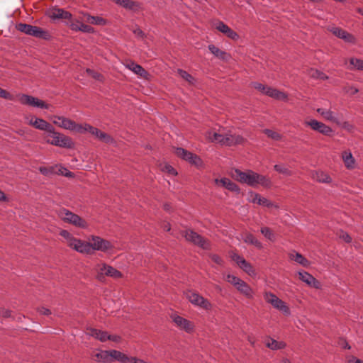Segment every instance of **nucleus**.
I'll return each instance as SVG.
<instances>
[{
    "label": "nucleus",
    "mask_w": 363,
    "mask_h": 363,
    "mask_svg": "<svg viewBox=\"0 0 363 363\" xmlns=\"http://www.w3.org/2000/svg\"><path fill=\"white\" fill-rule=\"evenodd\" d=\"M49 119L54 125L60 128L79 134L89 132L96 138L106 143H111L113 142V138L109 135L87 123H77L69 118L59 115H52L49 117Z\"/></svg>",
    "instance_id": "obj_1"
},
{
    "label": "nucleus",
    "mask_w": 363,
    "mask_h": 363,
    "mask_svg": "<svg viewBox=\"0 0 363 363\" xmlns=\"http://www.w3.org/2000/svg\"><path fill=\"white\" fill-rule=\"evenodd\" d=\"M206 139L212 143L222 145H235L244 143L245 139L240 135L233 134L230 130L220 127L208 130L205 134Z\"/></svg>",
    "instance_id": "obj_2"
},
{
    "label": "nucleus",
    "mask_w": 363,
    "mask_h": 363,
    "mask_svg": "<svg viewBox=\"0 0 363 363\" xmlns=\"http://www.w3.org/2000/svg\"><path fill=\"white\" fill-rule=\"evenodd\" d=\"M85 244L86 245V252H82V254H91L93 251H101V252H108L111 250L114 246L113 243L106 239H104L99 236L96 235H91L88 241H85Z\"/></svg>",
    "instance_id": "obj_3"
},
{
    "label": "nucleus",
    "mask_w": 363,
    "mask_h": 363,
    "mask_svg": "<svg viewBox=\"0 0 363 363\" xmlns=\"http://www.w3.org/2000/svg\"><path fill=\"white\" fill-rule=\"evenodd\" d=\"M44 139L47 143L60 147L70 148L73 145L69 137L57 132L53 126L44 135Z\"/></svg>",
    "instance_id": "obj_4"
},
{
    "label": "nucleus",
    "mask_w": 363,
    "mask_h": 363,
    "mask_svg": "<svg viewBox=\"0 0 363 363\" xmlns=\"http://www.w3.org/2000/svg\"><path fill=\"white\" fill-rule=\"evenodd\" d=\"M57 215L64 222L71 224L76 228L82 229H87L89 228V223L85 219L67 209H60L57 211Z\"/></svg>",
    "instance_id": "obj_5"
},
{
    "label": "nucleus",
    "mask_w": 363,
    "mask_h": 363,
    "mask_svg": "<svg viewBox=\"0 0 363 363\" xmlns=\"http://www.w3.org/2000/svg\"><path fill=\"white\" fill-rule=\"evenodd\" d=\"M59 234L63 238L62 242L71 249L82 254V252H86L85 247L86 245L85 244V241L75 238L67 230H61Z\"/></svg>",
    "instance_id": "obj_6"
},
{
    "label": "nucleus",
    "mask_w": 363,
    "mask_h": 363,
    "mask_svg": "<svg viewBox=\"0 0 363 363\" xmlns=\"http://www.w3.org/2000/svg\"><path fill=\"white\" fill-rule=\"evenodd\" d=\"M225 280L231 284L240 294L247 298H253V289L240 278L233 274H228L225 277Z\"/></svg>",
    "instance_id": "obj_7"
},
{
    "label": "nucleus",
    "mask_w": 363,
    "mask_h": 363,
    "mask_svg": "<svg viewBox=\"0 0 363 363\" xmlns=\"http://www.w3.org/2000/svg\"><path fill=\"white\" fill-rule=\"evenodd\" d=\"M264 298L267 303L271 304L273 308L279 311L284 315L289 316L291 315V310L289 305L274 294L270 291H266L264 293Z\"/></svg>",
    "instance_id": "obj_8"
},
{
    "label": "nucleus",
    "mask_w": 363,
    "mask_h": 363,
    "mask_svg": "<svg viewBox=\"0 0 363 363\" xmlns=\"http://www.w3.org/2000/svg\"><path fill=\"white\" fill-rule=\"evenodd\" d=\"M15 100L18 101L21 104L28 106L34 108H40L44 109H49L50 105L45 103L44 101L39 99L37 97H34L31 95L25 94H18L14 96Z\"/></svg>",
    "instance_id": "obj_9"
},
{
    "label": "nucleus",
    "mask_w": 363,
    "mask_h": 363,
    "mask_svg": "<svg viewBox=\"0 0 363 363\" xmlns=\"http://www.w3.org/2000/svg\"><path fill=\"white\" fill-rule=\"evenodd\" d=\"M123 352L111 350H99L94 354L95 360L101 363H111L113 361L116 360L122 362Z\"/></svg>",
    "instance_id": "obj_10"
},
{
    "label": "nucleus",
    "mask_w": 363,
    "mask_h": 363,
    "mask_svg": "<svg viewBox=\"0 0 363 363\" xmlns=\"http://www.w3.org/2000/svg\"><path fill=\"white\" fill-rule=\"evenodd\" d=\"M18 30L35 38L48 40L50 38V33L40 27L26 23H19L16 26Z\"/></svg>",
    "instance_id": "obj_11"
},
{
    "label": "nucleus",
    "mask_w": 363,
    "mask_h": 363,
    "mask_svg": "<svg viewBox=\"0 0 363 363\" xmlns=\"http://www.w3.org/2000/svg\"><path fill=\"white\" fill-rule=\"evenodd\" d=\"M174 153L177 157L188 162L189 164L194 165L196 167H203V163L200 157L184 148H176Z\"/></svg>",
    "instance_id": "obj_12"
},
{
    "label": "nucleus",
    "mask_w": 363,
    "mask_h": 363,
    "mask_svg": "<svg viewBox=\"0 0 363 363\" xmlns=\"http://www.w3.org/2000/svg\"><path fill=\"white\" fill-rule=\"evenodd\" d=\"M185 296L191 303L196 306L205 310H211L212 308V304L208 299L195 291H188L185 293Z\"/></svg>",
    "instance_id": "obj_13"
},
{
    "label": "nucleus",
    "mask_w": 363,
    "mask_h": 363,
    "mask_svg": "<svg viewBox=\"0 0 363 363\" xmlns=\"http://www.w3.org/2000/svg\"><path fill=\"white\" fill-rule=\"evenodd\" d=\"M212 28L222 33L230 40L237 41L239 40V35L230 28L227 24L220 20H215L211 23Z\"/></svg>",
    "instance_id": "obj_14"
},
{
    "label": "nucleus",
    "mask_w": 363,
    "mask_h": 363,
    "mask_svg": "<svg viewBox=\"0 0 363 363\" xmlns=\"http://www.w3.org/2000/svg\"><path fill=\"white\" fill-rule=\"evenodd\" d=\"M170 318L179 330H184L187 333H192L194 331L195 325L192 321L189 320L177 313H172Z\"/></svg>",
    "instance_id": "obj_15"
},
{
    "label": "nucleus",
    "mask_w": 363,
    "mask_h": 363,
    "mask_svg": "<svg viewBox=\"0 0 363 363\" xmlns=\"http://www.w3.org/2000/svg\"><path fill=\"white\" fill-rule=\"evenodd\" d=\"M230 257L232 260H233L238 264V266L246 274L252 277H256L257 272L253 266L250 262L246 261L242 256L235 252H231L230 254Z\"/></svg>",
    "instance_id": "obj_16"
},
{
    "label": "nucleus",
    "mask_w": 363,
    "mask_h": 363,
    "mask_svg": "<svg viewBox=\"0 0 363 363\" xmlns=\"http://www.w3.org/2000/svg\"><path fill=\"white\" fill-rule=\"evenodd\" d=\"M304 125L307 127H310L313 130L317 131L326 136L331 135L333 132L330 126L315 119H306L304 121Z\"/></svg>",
    "instance_id": "obj_17"
},
{
    "label": "nucleus",
    "mask_w": 363,
    "mask_h": 363,
    "mask_svg": "<svg viewBox=\"0 0 363 363\" xmlns=\"http://www.w3.org/2000/svg\"><path fill=\"white\" fill-rule=\"evenodd\" d=\"M46 13L52 21L62 20L67 25L72 21V14L62 9L53 7L48 10Z\"/></svg>",
    "instance_id": "obj_18"
},
{
    "label": "nucleus",
    "mask_w": 363,
    "mask_h": 363,
    "mask_svg": "<svg viewBox=\"0 0 363 363\" xmlns=\"http://www.w3.org/2000/svg\"><path fill=\"white\" fill-rule=\"evenodd\" d=\"M255 172L252 170L242 172L240 169H235L232 171L231 176L238 182L251 186L255 179Z\"/></svg>",
    "instance_id": "obj_19"
},
{
    "label": "nucleus",
    "mask_w": 363,
    "mask_h": 363,
    "mask_svg": "<svg viewBox=\"0 0 363 363\" xmlns=\"http://www.w3.org/2000/svg\"><path fill=\"white\" fill-rule=\"evenodd\" d=\"M86 333L87 335L94 337L101 342H105L107 340H109L114 342H118L121 340V337L118 335H108L106 332L92 328H88Z\"/></svg>",
    "instance_id": "obj_20"
},
{
    "label": "nucleus",
    "mask_w": 363,
    "mask_h": 363,
    "mask_svg": "<svg viewBox=\"0 0 363 363\" xmlns=\"http://www.w3.org/2000/svg\"><path fill=\"white\" fill-rule=\"evenodd\" d=\"M95 269L99 275H106L113 279H120L123 276L120 271L105 263L98 264Z\"/></svg>",
    "instance_id": "obj_21"
},
{
    "label": "nucleus",
    "mask_w": 363,
    "mask_h": 363,
    "mask_svg": "<svg viewBox=\"0 0 363 363\" xmlns=\"http://www.w3.org/2000/svg\"><path fill=\"white\" fill-rule=\"evenodd\" d=\"M184 236L187 241L191 242L203 249H208L210 247V244L207 240L192 230H186Z\"/></svg>",
    "instance_id": "obj_22"
},
{
    "label": "nucleus",
    "mask_w": 363,
    "mask_h": 363,
    "mask_svg": "<svg viewBox=\"0 0 363 363\" xmlns=\"http://www.w3.org/2000/svg\"><path fill=\"white\" fill-rule=\"evenodd\" d=\"M82 17L79 19H76L70 23H67V26L74 31H82L84 33H92L94 32V29L88 25L83 23Z\"/></svg>",
    "instance_id": "obj_23"
},
{
    "label": "nucleus",
    "mask_w": 363,
    "mask_h": 363,
    "mask_svg": "<svg viewBox=\"0 0 363 363\" xmlns=\"http://www.w3.org/2000/svg\"><path fill=\"white\" fill-rule=\"evenodd\" d=\"M124 65L126 68L143 79H147L150 76L149 73L143 67L131 60L126 61Z\"/></svg>",
    "instance_id": "obj_24"
},
{
    "label": "nucleus",
    "mask_w": 363,
    "mask_h": 363,
    "mask_svg": "<svg viewBox=\"0 0 363 363\" xmlns=\"http://www.w3.org/2000/svg\"><path fill=\"white\" fill-rule=\"evenodd\" d=\"M334 35L344 40L347 43H354L355 42L354 37L345 30L338 27H330L328 28Z\"/></svg>",
    "instance_id": "obj_25"
},
{
    "label": "nucleus",
    "mask_w": 363,
    "mask_h": 363,
    "mask_svg": "<svg viewBox=\"0 0 363 363\" xmlns=\"http://www.w3.org/2000/svg\"><path fill=\"white\" fill-rule=\"evenodd\" d=\"M272 183L269 177L255 172V179H253L251 186L257 187L258 186H261L263 188L269 189L272 186Z\"/></svg>",
    "instance_id": "obj_26"
},
{
    "label": "nucleus",
    "mask_w": 363,
    "mask_h": 363,
    "mask_svg": "<svg viewBox=\"0 0 363 363\" xmlns=\"http://www.w3.org/2000/svg\"><path fill=\"white\" fill-rule=\"evenodd\" d=\"M299 279L306 283L307 285L313 287L315 289H320V282L313 277L311 274L306 272H298Z\"/></svg>",
    "instance_id": "obj_27"
},
{
    "label": "nucleus",
    "mask_w": 363,
    "mask_h": 363,
    "mask_svg": "<svg viewBox=\"0 0 363 363\" xmlns=\"http://www.w3.org/2000/svg\"><path fill=\"white\" fill-rule=\"evenodd\" d=\"M214 182L217 186H223L231 191H240L238 186L228 178L216 179Z\"/></svg>",
    "instance_id": "obj_28"
},
{
    "label": "nucleus",
    "mask_w": 363,
    "mask_h": 363,
    "mask_svg": "<svg viewBox=\"0 0 363 363\" xmlns=\"http://www.w3.org/2000/svg\"><path fill=\"white\" fill-rule=\"evenodd\" d=\"M208 48L211 53L219 60L228 61L230 58V55L228 52L220 50L213 44L208 45Z\"/></svg>",
    "instance_id": "obj_29"
},
{
    "label": "nucleus",
    "mask_w": 363,
    "mask_h": 363,
    "mask_svg": "<svg viewBox=\"0 0 363 363\" xmlns=\"http://www.w3.org/2000/svg\"><path fill=\"white\" fill-rule=\"evenodd\" d=\"M316 111L326 121L333 122L336 124H340V121L336 116L335 113L330 109H325L318 108Z\"/></svg>",
    "instance_id": "obj_30"
},
{
    "label": "nucleus",
    "mask_w": 363,
    "mask_h": 363,
    "mask_svg": "<svg viewBox=\"0 0 363 363\" xmlns=\"http://www.w3.org/2000/svg\"><path fill=\"white\" fill-rule=\"evenodd\" d=\"M342 160L345 167L348 169H353L356 167V161L350 150H345L342 153Z\"/></svg>",
    "instance_id": "obj_31"
},
{
    "label": "nucleus",
    "mask_w": 363,
    "mask_h": 363,
    "mask_svg": "<svg viewBox=\"0 0 363 363\" xmlns=\"http://www.w3.org/2000/svg\"><path fill=\"white\" fill-rule=\"evenodd\" d=\"M291 260H293L304 267H308L310 265V262L305 258L301 254L292 251L289 254Z\"/></svg>",
    "instance_id": "obj_32"
},
{
    "label": "nucleus",
    "mask_w": 363,
    "mask_h": 363,
    "mask_svg": "<svg viewBox=\"0 0 363 363\" xmlns=\"http://www.w3.org/2000/svg\"><path fill=\"white\" fill-rule=\"evenodd\" d=\"M264 344L266 347L272 350H277L280 349H284L286 347V343L283 341H277L273 338L271 337H267L264 340Z\"/></svg>",
    "instance_id": "obj_33"
},
{
    "label": "nucleus",
    "mask_w": 363,
    "mask_h": 363,
    "mask_svg": "<svg viewBox=\"0 0 363 363\" xmlns=\"http://www.w3.org/2000/svg\"><path fill=\"white\" fill-rule=\"evenodd\" d=\"M82 20L93 25H104L106 23V21L103 18L92 16L86 13H82Z\"/></svg>",
    "instance_id": "obj_34"
},
{
    "label": "nucleus",
    "mask_w": 363,
    "mask_h": 363,
    "mask_svg": "<svg viewBox=\"0 0 363 363\" xmlns=\"http://www.w3.org/2000/svg\"><path fill=\"white\" fill-rule=\"evenodd\" d=\"M265 94L273 99L281 101H285L287 99V95L284 92L269 86H268Z\"/></svg>",
    "instance_id": "obj_35"
},
{
    "label": "nucleus",
    "mask_w": 363,
    "mask_h": 363,
    "mask_svg": "<svg viewBox=\"0 0 363 363\" xmlns=\"http://www.w3.org/2000/svg\"><path fill=\"white\" fill-rule=\"evenodd\" d=\"M242 238L243 241L247 244L252 245L259 249L262 248V243L258 240L252 233H244Z\"/></svg>",
    "instance_id": "obj_36"
},
{
    "label": "nucleus",
    "mask_w": 363,
    "mask_h": 363,
    "mask_svg": "<svg viewBox=\"0 0 363 363\" xmlns=\"http://www.w3.org/2000/svg\"><path fill=\"white\" fill-rule=\"evenodd\" d=\"M313 178L317 182L321 183H330L332 182L331 177L323 171H317L313 174Z\"/></svg>",
    "instance_id": "obj_37"
},
{
    "label": "nucleus",
    "mask_w": 363,
    "mask_h": 363,
    "mask_svg": "<svg viewBox=\"0 0 363 363\" xmlns=\"http://www.w3.org/2000/svg\"><path fill=\"white\" fill-rule=\"evenodd\" d=\"M52 125L47 122L45 120L38 118L34 128L40 130H44L46 133L52 129Z\"/></svg>",
    "instance_id": "obj_38"
},
{
    "label": "nucleus",
    "mask_w": 363,
    "mask_h": 363,
    "mask_svg": "<svg viewBox=\"0 0 363 363\" xmlns=\"http://www.w3.org/2000/svg\"><path fill=\"white\" fill-rule=\"evenodd\" d=\"M260 233L268 240L274 242L276 240V235L274 232L267 226H263L260 228Z\"/></svg>",
    "instance_id": "obj_39"
},
{
    "label": "nucleus",
    "mask_w": 363,
    "mask_h": 363,
    "mask_svg": "<svg viewBox=\"0 0 363 363\" xmlns=\"http://www.w3.org/2000/svg\"><path fill=\"white\" fill-rule=\"evenodd\" d=\"M177 73L184 80L187 82L189 84H195L196 79H194V77L192 75L189 74L187 72H186L183 69H177Z\"/></svg>",
    "instance_id": "obj_40"
},
{
    "label": "nucleus",
    "mask_w": 363,
    "mask_h": 363,
    "mask_svg": "<svg viewBox=\"0 0 363 363\" xmlns=\"http://www.w3.org/2000/svg\"><path fill=\"white\" fill-rule=\"evenodd\" d=\"M56 167L57 168V173L59 174L63 175L68 178H72L74 177V173L69 171L67 168L62 167V165H57Z\"/></svg>",
    "instance_id": "obj_41"
},
{
    "label": "nucleus",
    "mask_w": 363,
    "mask_h": 363,
    "mask_svg": "<svg viewBox=\"0 0 363 363\" xmlns=\"http://www.w3.org/2000/svg\"><path fill=\"white\" fill-rule=\"evenodd\" d=\"M351 69H357L358 70H363V60L357 58L350 59Z\"/></svg>",
    "instance_id": "obj_42"
},
{
    "label": "nucleus",
    "mask_w": 363,
    "mask_h": 363,
    "mask_svg": "<svg viewBox=\"0 0 363 363\" xmlns=\"http://www.w3.org/2000/svg\"><path fill=\"white\" fill-rule=\"evenodd\" d=\"M160 168L162 172H167L169 175L175 176L177 174V172L176 171V169L174 168H173L169 164L165 163V164H161Z\"/></svg>",
    "instance_id": "obj_43"
},
{
    "label": "nucleus",
    "mask_w": 363,
    "mask_h": 363,
    "mask_svg": "<svg viewBox=\"0 0 363 363\" xmlns=\"http://www.w3.org/2000/svg\"><path fill=\"white\" fill-rule=\"evenodd\" d=\"M274 169L283 174L290 176L292 174L291 171H290L286 166L281 164H275L274 167Z\"/></svg>",
    "instance_id": "obj_44"
},
{
    "label": "nucleus",
    "mask_w": 363,
    "mask_h": 363,
    "mask_svg": "<svg viewBox=\"0 0 363 363\" xmlns=\"http://www.w3.org/2000/svg\"><path fill=\"white\" fill-rule=\"evenodd\" d=\"M115 3L127 9H133L134 2L130 0H113Z\"/></svg>",
    "instance_id": "obj_45"
},
{
    "label": "nucleus",
    "mask_w": 363,
    "mask_h": 363,
    "mask_svg": "<svg viewBox=\"0 0 363 363\" xmlns=\"http://www.w3.org/2000/svg\"><path fill=\"white\" fill-rule=\"evenodd\" d=\"M261 195L254 191H250L248 193L247 200L249 202L252 203L258 204V201L260 199Z\"/></svg>",
    "instance_id": "obj_46"
},
{
    "label": "nucleus",
    "mask_w": 363,
    "mask_h": 363,
    "mask_svg": "<svg viewBox=\"0 0 363 363\" xmlns=\"http://www.w3.org/2000/svg\"><path fill=\"white\" fill-rule=\"evenodd\" d=\"M264 132L268 137L271 138L272 139H273L274 140H279L281 138V135L276 131L266 129V130H264Z\"/></svg>",
    "instance_id": "obj_47"
},
{
    "label": "nucleus",
    "mask_w": 363,
    "mask_h": 363,
    "mask_svg": "<svg viewBox=\"0 0 363 363\" xmlns=\"http://www.w3.org/2000/svg\"><path fill=\"white\" fill-rule=\"evenodd\" d=\"M337 125L350 133H352L354 130V125L348 121L340 122V124Z\"/></svg>",
    "instance_id": "obj_48"
},
{
    "label": "nucleus",
    "mask_w": 363,
    "mask_h": 363,
    "mask_svg": "<svg viewBox=\"0 0 363 363\" xmlns=\"http://www.w3.org/2000/svg\"><path fill=\"white\" fill-rule=\"evenodd\" d=\"M0 97L3 98L4 99L10 100V101L15 100L14 95L11 94L6 90L3 89L1 88H0Z\"/></svg>",
    "instance_id": "obj_49"
},
{
    "label": "nucleus",
    "mask_w": 363,
    "mask_h": 363,
    "mask_svg": "<svg viewBox=\"0 0 363 363\" xmlns=\"http://www.w3.org/2000/svg\"><path fill=\"white\" fill-rule=\"evenodd\" d=\"M252 86L255 89L258 90L259 91H260L261 93L264 94H266L267 89L268 88L267 86H265V85L258 83V82L253 83Z\"/></svg>",
    "instance_id": "obj_50"
},
{
    "label": "nucleus",
    "mask_w": 363,
    "mask_h": 363,
    "mask_svg": "<svg viewBox=\"0 0 363 363\" xmlns=\"http://www.w3.org/2000/svg\"><path fill=\"white\" fill-rule=\"evenodd\" d=\"M310 74L313 77H316V78H318V79H325L328 78V77L323 72H320L318 70H313L312 69L311 71V73Z\"/></svg>",
    "instance_id": "obj_51"
},
{
    "label": "nucleus",
    "mask_w": 363,
    "mask_h": 363,
    "mask_svg": "<svg viewBox=\"0 0 363 363\" xmlns=\"http://www.w3.org/2000/svg\"><path fill=\"white\" fill-rule=\"evenodd\" d=\"M338 237L346 242H350L352 241L351 237L344 231H340L337 234Z\"/></svg>",
    "instance_id": "obj_52"
},
{
    "label": "nucleus",
    "mask_w": 363,
    "mask_h": 363,
    "mask_svg": "<svg viewBox=\"0 0 363 363\" xmlns=\"http://www.w3.org/2000/svg\"><path fill=\"white\" fill-rule=\"evenodd\" d=\"M86 72H87V74L89 75H90L91 77H93L94 79H97V80H101V76L100 74L90 69H86Z\"/></svg>",
    "instance_id": "obj_53"
},
{
    "label": "nucleus",
    "mask_w": 363,
    "mask_h": 363,
    "mask_svg": "<svg viewBox=\"0 0 363 363\" xmlns=\"http://www.w3.org/2000/svg\"><path fill=\"white\" fill-rule=\"evenodd\" d=\"M347 363H363V360L353 356L350 355L347 357Z\"/></svg>",
    "instance_id": "obj_54"
},
{
    "label": "nucleus",
    "mask_w": 363,
    "mask_h": 363,
    "mask_svg": "<svg viewBox=\"0 0 363 363\" xmlns=\"http://www.w3.org/2000/svg\"><path fill=\"white\" fill-rule=\"evenodd\" d=\"M345 91L349 95H354L358 92V89L353 86H347L345 88Z\"/></svg>",
    "instance_id": "obj_55"
},
{
    "label": "nucleus",
    "mask_w": 363,
    "mask_h": 363,
    "mask_svg": "<svg viewBox=\"0 0 363 363\" xmlns=\"http://www.w3.org/2000/svg\"><path fill=\"white\" fill-rule=\"evenodd\" d=\"M38 312L41 314V315H49L51 314V311L50 309L47 308H45L43 306L42 307H39L38 308Z\"/></svg>",
    "instance_id": "obj_56"
},
{
    "label": "nucleus",
    "mask_w": 363,
    "mask_h": 363,
    "mask_svg": "<svg viewBox=\"0 0 363 363\" xmlns=\"http://www.w3.org/2000/svg\"><path fill=\"white\" fill-rule=\"evenodd\" d=\"M25 118L26 120V123L28 125L34 127L35 121L38 118L35 116H26Z\"/></svg>",
    "instance_id": "obj_57"
},
{
    "label": "nucleus",
    "mask_w": 363,
    "mask_h": 363,
    "mask_svg": "<svg viewBox=\"0 0 363 363\" xmlns=\"http://www.w3.org/2000/svg\"><path fill=\"white\" fill-rule=\"evenodd\" d=\"M265 206L267 208H275V209L279 208V206L277 203H274V202L271 201L270 200L268 201V202Z\"/></svg>",
    "instance_id": "obj_58"
},
{
    "label": "nucleus",
    "mask_w": 363,
    "mask_h": 363,
    "mask_svg": "<svg viewBox=\"0 0 363 363\" xmlns=\"http://www.w3.org/2000/svg\"><path fill=\"white\" fill-rule=\"evenodd\" d=\"M269 199L265 197L260 196V199L258 201V205L265 206L268 202Z\"/></svg>",
    "instance_id": "obj_59"
},
{
    "label": "nucleus",
    "mask_w": 363,
    "mask_h": 363,
    "mask_svg": "<svg viewBox=\"0 0 363 363\" xmlns=\"http://www.w3.org/2000/svg\"><path fill=\"white\" fill-rule=\"evenodd\" d=\"M211 259H212L214 262H216V263H217V264H221V263H222V259H221V258H220L219 256H218V255H212V256H211Z\"/></svg>",
    "instance_id": "obj_60"
},
{
    "label": "nucleus",
    "mask_w": 363,
    "mask_h": 363,
    "mask_svg": "<svg viewBox=\"0 0 363 363\" xmlns=\"http://www.w3.org/2000/svg\"><path fill=\"white\" fill-rule=\"evenodd\" d=\"M39 170H40V173H42L44 175H47L50 172V171L46 167H40Z\"/></svg>",
    "instance_id": "obj_61"
},
{
    "label": "nucleus",
    "mask_w": 363,
    "mask_h": 363,
    "mask_svg": "<svg viewBox=\"0 0 363 363\" xmlns=\"http://www.w3.org/2000/svg\"><path fill=\"white\" fill-rule=\"evenodd\" d=\"M162 228L166 231H170L171 230L170 224L169 223H164Z\"/></svg>",
    "instance_id": "obj_62"
},
{
    "label": "nucleus",
    "mask_w": 363,
    "mask_h": 363,
    "mask_svg": "<svg viewBox=\"0 0 363 363\" xmlns=\"http://www.w3.org/2000/svg\"><path fill=\"white\" fill-rule=\"evenodd\" d=\"M6 201V196L5 194L0 190V201Z\"/></svg>",
    "instance_id": "obj_63"
},
{
    "label": "nucleus",
    "mask_w": 363,
    "mask_h": 363,
    "mask_svg": "<svg viewBox=\"0 0 363 363\" xmlns=\"http://www.w3.org/2000/svg\"><path fill=\"white\" fill-rule=\"evenodd\" d=\"M11 315V311L8 310H4L2 311V315L4 317H9Z\"/></svg>",
    "instance_id": "obj_64"
}]
</instances>
